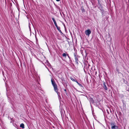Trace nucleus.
<instances>
[{
    "mask_svg": "<svg viewBox=\"0 0 129 129\" xmlns=\"http://www.w3.org/2000/svg\"><path fill=\"white\" fill-rule=\"evenodd\" d=\"M51 82L52 84L54 87L55 91V92H57V87L56 84L55 83L54 81L52 79H51Z\"/></svg>",
    "mask_w": 129,
    "mask_h": 129,
    "instance_id": "nucleus-1",
    "label": "nucleus"
},
{
    "mask_svg": "<svg viewBox=\"0 0 129 129\" xmlns=\"http://www.w3.org/2000/svg\"><path fill=\"white\" fill-rule=\"evenodd\" d=\"M51 82L52 84L54 87L55 91V92H57V87L56 84L55 83L54 81L52 79H51Z\"/></svg>",
    "mask_w": 129,
    "mask_h": 129,
    "instance_id": "nucleus-2",
    "label": "nucleus"
},
{
    "mask_svg": "<svg viewBox=\"0 0 129 129\" xmlns=\"http://www.w3.org/2000/svg\"><path fill=\"white\" fill-rule=\"evenodd\" d=\"M91 33V31L89 29L85 31V34L88 36H89Z\"/></svg>",
    "mask_w": 129,
    "mask_h": 129,
    "instance_id": "nucleus-3",
    "label": "nucleus"
},
{
    "mask_svg": "<svg viewBox=\"0 0 129 129\" xmlns=\"http://www.w3.org/2000/svg\"><path fill=\"white\" fill-rule=\"evenodd\" d=\"M111 125L112 126L111 127L112 129H118L117 127L115 125L114 123H112Z\"/></svg>",
    "mask_w": 129,
    "mask_h": 129,
    "instance_id": "nucleus-4",
    "label": "nucleus"
},
{
    "mask_svg": "<svg viewBox=\"0 0 129 129\" xmlns=\"http://www.w3.org/2000/svg\"><path fill=\"white\" fill-rule=\"evenodd\" d=\"M103 88L106 90H107V87L106 85V83L105 82H104L103 83Z\"/></svg>",
    "mask_w": 129,
    "mask_h": 129,
    "instance_id": "nucleus-5",
    "label": "nucleus"
},
{
    "mask_svg": "<svg viewBox=\"0 0 129 129\" xmlns=\"http://www.w3.org/2000/svg\"><path fill=\"white\" fill-rule=\"evenodd\" d=\"M20 127L22 128H24V125L23 123H21L20 125Z\"/></svg>",
    "mask_w": 129,
    "mask_h": 129,
    "instance_id": "nucleus-6",
    "label": "nucleus"
},
{
    "mask_svg": "<svg viewBox=\"0 0 129 129\" xmlns=\"http://www.w3.org/2000/svg\"><path fill=\"white\" fill-rule=\"evenodd\" d=\"M81 10L82 12H84L85 11V10L84 9L83 7H81Z\"/></svg>",
    "mask_w": 129,
    "mask_h": 129,
    "instance_id": "nucleus-7",
    "label": "nucleus"
},
{
    "mask_svg": "<svg viewBox=\"0 0 129 129\" xmlns=\"http://www.w3.org/2000/svg\"><path fill=\"white\" fill-rule=\"evenodd\" d=\"M60 28L59 27L57 28V29L62 34V33L61 31V30L60 29Z\"/></svg>",
    "mask_w": 129,
    "mask_h": 129,
    "instance_id": "nucleus-8",
    "label": "nucleus"
},
{
    "mask_svg": "<svg viewBox=\"0 0 129 129\" xmlns=\"http://www.w3.org/2000/svg\"><path fill=\"white\" fill-rule=\"evenodd\" d=\"M75 78H74L72 77L70 78V79H71V80H72L73 81H74V82H75L76 80V79H75Z\"/></svg>",
    "mask_w": 129,
    "mask_h": 129,
    "instance_id": "nucleus-9",
    "label": "nucleus"
},
{
    "mask_svg": "<svg viewBox=\"0 0 129 129\" xmlns=\"http://www.w3.org/2000/svg\"><path fill=\"white\" fill-rule=\"evenodd\" d=\"M75 62L77 63H78V58H75Z\"/></svg>",
    "mask_w": 129,
    "mask_h": 129,
    "instance_id": "nucleus-10",
    "label": "nucleus"
},
{
    "mask_svg": "<svg viewBox=\"0 0 129 129\" xmlns=\"http://www.w3.org/2000/svg\"><path fill=\"white\" fill-rule=\"evenodd\" d=\"M62 56L64 57H66V56H67V54H66L65 53H63L62 54Z\"/></svg>",
    "mask_w": 129,
    "mask_h": 129,
    "instance_id": "nucleus-11",
    "label": "nucleus"
},
{
    "mask_svg": "<svg viewBox=\"0 0 129 129\" xmlns=\"http://www.w3.org/2000/svg\"><path fill=\"white\" fill-rule=\"evenodd\" d=\"M58 88H57V92H56L57 94H58V96L59 97L60 96V93L59 92H58Z\"/></svg>",
    "mask_w": 129,
    "mask_h": 129,
    "instance_id": "nucleus-12",
    "label": "nucleus"
},
{
    "mask_svg": "<svg viewBox=\"0 0 129 129\" xmlns=\"http://www.w3.org/2000/svg\"><path fill=\"white\" fill-rule=\"evenodd\" d=\"M74 56L75 57V58H77V55H76V54L75 53H74Z\"/></svg>",
    "mask_w": 129,
    "mask_h": 129,
    "instance_id": "nucleus-13",
    "label": "nucleus"
},
{
    "mask_svg": "<svg viewBox=\"0 0 129 129\" xmlns=\"http://www.w3.org/2000/svg\"><path fill=\"white\" fill-rule=\"evenodd\" d=\"M78 84L80 87H83V86L80 83H79Z\"/></svg>",
    "mask_w": 129,
    "mask_h": 129,
    "instance_id": "nucleus-14",
    "label": "nucleus"
},
{
    "mask_svg": "<svg viewBox=\"0 0 129 129\" xmlns=\"http://www.w3.org/2000/svg\"><path fill=\"white\" fill-rule=\"evenodd\" d=\"M52 20H53L54 23L56 22V21L55 19L54 18H52Z\"/></svg>",
    "mask_w": 129,
    "mask_h": 129,
    "instance_id": "nucleus-15",
    "label": "nucleus"
},
{
    "mask_svg": "<svg viewBox=\"0 0 129 129\" xmlns=\"http://www.w3.org/2000/svg\"><path fill=\"white\" fill-rule=\"evenodd\" d=\"M52 20H53L54 23L56 22V21L55 19L54 18H52Z\"/></svg>",
    "mask_w": 129,
    "mask_h": 129,
    "instance_id": "nucleus-16",
    "label": "nucleus"
},
{
    "mask_svg": "<svg viewBox=\"0 0 129 129\" xmlns=\"http://www.w3.org/2000/svg\"><path fill=\"white\" fill-rule=\"evenodd\" d=\"M67 56H68V58H69V59H70V56H69V54H67Z\"/></svg>",
    "mask_w": 129,
    "mask_h": 129,
    "instance_id": "nucleus-17",
    "label": "nucleus"
},
{
    "mask_svg": "<svg viewBox=\"0 0 129 129\" xmlns=\"http://www.w3.org/2000/svg\"><path fill=\"white\" fill-rule=\"evenodd\" d=\"M56 27L57 28L58 27H59L56 24V25H55Z\"/></svg>",
    "mask_w": 129,
    "mask_h": 129,
    "instance_id": "nucleus-18",
    "label": "nucleus"
},
{
    "mask_svg": "<svg viewBox=\"0 0 129 129\" xmlns=\"http://www.w3.org/2000/svg\"><path fill=\"white\" fill-rule=\"evenodd\" d=\"M56 27L57 28L58 27H59L56 24V25H55Z\"/></svg>",
    "mask_w": 129,
    "mask_h": 129,
    "instance_id": "nucleus-19",
    "label": "nucleus"
},
{
    "mask_svg": "<svg viewBox=\"0 0 129 129\" xmlns=\"http://www.w3.org/2000/svg\"><path fill=\"white\" fill-rule=\"evenodd\" d=\"M48 66H49V67H50V64L49 63H48Z\"/></svg>",
    "mask_w": 129,
    "mask_h": 129,
    "instance_id": "nucleus-20",
    "label": "nucleus"
},
{
    "mask_svg": "<svg viewBox=\"0 0 129 129\" xmlns=\"http://www.w3.org/2000/svg\"><path fill=\"white\" fill-rule=\"evenodd\" d=\"M75 82H76L77 83V84H78L79 83L78 82V81L77 80H76L75 81Z\"/></svg>",
    "mask_w": 129,
    "mask_h": 129,
    "instance_id": "nucleus-21",
    "label": "nucleus"
},
{
    "mask_svg": "<svg viewBox=\"0 0 129 129\" xmlns=\"http://www.w3.org/2000/svg\"><path fill=\"white\" fill-rule=\"evenodd\" d=\"M54 23V24L55 25H56L57 24V23H56V22H55V23Z\"/></svg>",
    "mask_w": 129,
    "mask_h": 129,
    "instance_id": "nucleus-22",
    "label": "nucleus"
},
{
    "mask_svg": "<svg viewBox=\"0 0 129 129\" xmlns=\"http://www.w3.org/2000/svg\"><path fill=\"white\" fill-rule=\"evenodd\" d=\"M56 0L57 2H59L60 1V0Z\"/></svg>",
    "mask_w": 129,
    "mask_h": 129,
    "instance_id": "nucleus-23",
    "label": "nucleus"
},
{
    "mask_svg": "<svg viewBox=\"0 0 129 129\" xmlns=\"http://www.w3.org/2000/svg\"><path fill=\"white\" fill-rule=\"evenodd\" d=\"M64 91H65L66 92V90L65 89H64Z\"/></svg>",
    "mask_w": 129,
    "mask_h": 129,
    "instance_id": "nucleus-24",
    "label": "nucleus"
},
{
    "mask_svg": "<svg viewBox=\"0 0 129 129\" xmlns=\"http://www.w3.org/2000/svg\"><path fill=\"white\" fill-rule=\"evenodd\" d=\"M107 113H108V114H109V112H107Z\"/></svg>",
    "mask_w": 129,
    "mask_h": 129,
    "instance_id": "nucleus-25",
    "label": "nucleus"
}]
</instances>
